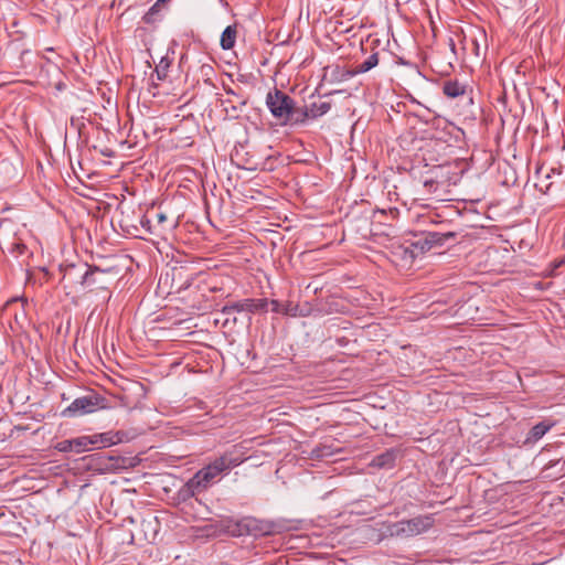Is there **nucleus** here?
Wrapping results in <instances>:
<instances>
[{"mask_svg": "<svg viewBox=\"0 0 565 565\" xmlns=\"http://www.w3.org/2000/svg\"><path fill=\"white\" fill-rule=\"evenodd\" d=\"M243 460L244 459L237 456L235 451L224 452L189 479L188 482L179 490V498L185 501L195 497L206 490L216 477L239 466Z\"/></svg>", "mask_w": 565, "mask_h": 565, "instance_id": "nucleus-1", "label": "nucleus"}, {"mask_svg": "<svg viewBox=\"0 0 565 565\" xmlns=\"http://www.w3.org/2000/svg\"><path fill=\"white\" fill-rule=\"evenodd\" d=\"M266 106L273 117L282 125L298 126L305 124L306 113L301 111L300 107L296 106V102L292 97L276 87L268 92Z\"/></svg>", "mask_w": 565, "mask_h": 565, "instance_id": "nucleus-2", "label": "nucleus"}, {"mask_svg": "<svg viewBox=\"0 0 565 565\" xmlns=\"http://www.w3.org/2000/svg\"><path fill=\"white\" fill-rule=\"evenodd\" d=\"M458 182V175L450 167L439 166L430 171V175L424 180V188L438 201L449 200L451 186Z\"/></svg>", "mask_w": 565, "mask_h": 565, "instance_id": "nucleus-3", "label": "nucleus"}, {"mask_svg": "<svg viewBox=\"0 0 565 565\" xmlns=\"http://www.w3.org/2000/svg\"><path fill=\"white\" fill-rule=\"evenodd\" d=\"M434 523L431 514L417 515L413 519L386 524L384 533L391 537L408 539L427 532L434 526Z\"/></svg>", "mask_w": 565, "mask_h": 565, "instance_id": "nucleus-4", "label": "nucleus"}, {"mask_svg": "<svg viewBox=\"0 0 565 565\" xmlns=\"http://www.w3.org/2000/svg\"><path fill=\"white\" fill-rule=\"evenodd\" d=\"M288 530L286 524L280 521L259 520L253 516H245L235 523L233 534L237 536L253 535L267 536L279 534Z\"/></svg>", "mask_w": 565, "mask_h": 565, "instance_id": "nucleus-5", "label": "nucleus"}, {"mask_svg": "<svg viewBox=\"0 0 565 565\" xmlns=\"http://www.w3.org/2000/svg\"><path fill=\"white\" fill-rule=\"evenodd\" d=\"M113 268L99 269L98 267H88L84 264L82 267L71 265L65 269L63 279H68L70 282H75V278H79V282L85 287H96L100 289L107 288V281L104 276L110 274Z\"/></svg>", "mask_w": 565, "mask_h": 565, "instance_id": "nucleus-6", "label": "nucleus"}, {"mask_svg": "<svg viewBox=\"0 0 565 565\" xmlns=\"http://www.w3.org/2000/svg\"><path fill=\"white\" fill-rule=\"evenodd\" d=\"M14 224L9 220L0 221V246L13 257L30 256L31 253L23 239L14 231Z\"/></svg>", "mask_w": 565, "mask_h": 565, "instance_id": "nucleus-7", "label": "nucleus"}, {"mask_svg": "<svg viewBox=\"0 0 565 565\" xmlns=\"http://www.w3.org/2000/svg\"><path fill=\"white\" fill-rule=\"evenodd\" d=\"M103 401L98 395H87L75 398L65 409L62 412L63 417H77L95 412L99 403Z\"/></svg>", "mask_w": 565, "mask_h": 565, "instance_id": "nucleus-8", "label": "nucleus"}, {"mask_svg": "<svg viewBox=\"0 0 565 565\" xmlns=\"http://www.w3.org/2000/svg\"><path fill=\"white\" fill-rule=\"evenodd\" d=\"M268 305H269V300H267L265 298H260V299H244V300H241V301H236V302H232V303L225 305L221 309L220 312L222 315H233L235 312H243V311H247V312L254 313V312H257V311H266Z\"/></svg>", "mask_w": 565, "mask_h": 565, "instance_id": "nucleus-9", "label": "nucleus"}, {"mask_svg": "<svg viewBox=\"0 0 565 565\" xmlns=\"http://www.w3.org/2000/svg\"><path fill=\"white\" fill-rule=\"evenodd\" d=\"M269 305L271 306V311L276 312V313H282L285 316H290V317L307 316V312H305L303 310H300L299 306L291 301L281 303L278 300L273 299L269 301Z\"/></svg>", "mask_w": 565, "mask_h": 565, "instance_id": "nucleus-10", "label": "nucleus"}, {"mask_svg": "<svg viewBox=\"0 0 565 565\" xmlns=\"http://www.w3.org/2000/svg\"><path fill=\"white\" fill-rule=\"evenodd\" d=\"M553 426V422L543 420L537 423L530 429L523 444L530 446L537 443Z\"/></svg>", "mask_w": 565, "mask_h": 565, "instance_id": "nucleus-11", "label": "nucleus"}, {"mask_svg": "<svg viewBox=\"0 0 565 565\" xmlns=\"http://www.w3.org/2000/svg\"><path fill=\"white\" fill-rule=\"evenodd\" d=\"M396 451L393 449L386 450L375 456L370 466L377 469H391L395 466Z\"/></svg>", "mask_w": 565, "mask_h": 565, "instance_id": "nucleus-12", "label": "nucleus"}, {"mask_svg": "<svg viewBox=\"0 0 565 565\" xmlns=\"http://www.w3.org/2000/svg\"><path fill=\"white\" fill-rule=\"evenodd\" d=\"M431 245L428 243L425 233H423L415 242L411 243L409 246L405 247V254H409V258L414 259L420 254L429 250Z\"/></svg>", "mask_w": 565, "mask_h": 565, "instance_id": "nucleus-13", "label": "nucleus"}, {"mask_svg": "<svg viewBox=\"0 0 565 565\" xmlns=\"http://www.w3.org/2000/svg\"><path fill=\"white\" fill-rule=\"evenodd\" d=\"M331 109L329 102L312 103L309 107H300L301 111L306 113L305 122L309 118H317L327 114Z\"/></svg>", "mask_w": 565, "mask_h": 565, "instance_id": "nucleus-14", "label": "nucleus"}, {"mask_svg": "<svg viewBox=\"0 0 565 565\" xmlns=\"http://www.w3.org/2000/svg\"><path fill=\"white\" fill-rule=\"evenodd\" d=\"M92 439L94 441V446L100 445L103 447L116 445L120 441H122L121 433H103V434H96L92 436Z\"/></svg>", "mask_w": 565, "mask_h": 565, "instance_id": "nucleus-15", "label": "nucleus"}, {"mask_svg": "<svg viewBox=\"0 0 565 565\" xmlns=\"http://www.w3.org/2000/svg\"><path fill=\"white\" fill-rule=\"evenodd\" d=\"M428 243L434 246H443L448 239H454L457 236L455 232H424Z\"/></svg>", "mask_w": 565, "mask_h": 565, "instance_id": "nucleus-16", "label": "nucleus"}, {"mask_svg": "<svg viewBox=\"0 0 565 565\" xmlns=\"http://www.w3.org/2000/svg\"><path fill=\"white\" fill-rule=\"evenodd\" d=\"M466 85L458 81H447L444 83L443 92L449 98H456L466 94Z\"/></svg>", "mask_w": 565, "mask_h": 565, "instance_id": "nucleus-17", "label": "nucleus"}, {"mask_svg": "<svg viewBox=\"0 0 565 565\" xmlns=\"http://www.w3.org/2000/svg\"><path fill=\"white\" fill-rule=\"evenodd\" d=\"M237 36L236 25H228L225 28L221 35V47L223 50H231L234 47Z\"/></svg>", "mask_w": 565, "mask_h": 565, "instance_id": "nucleus-18", "label": "nucleus"}, {"mask_svg": "<svg viewBox=\"0 0 565 565\" xmlns=\"http://www.w3.org/2000/svg\"><path fill=\"white\" fill-rule=\"evenodd\" d=\"M331 82H344L354 77L356 74L355 68L344 70L339 66H335L331 70Z\"/></svg>", "mask_w": 565, "mask_h": 565, "instance_id": "nucleus-19", "label": "nucleus"}, {"mask_svg": "<svg viewBox=\"0 0 565 565\" xmlns=\"http://www.w3.org/2000/svg\"><path fill=\"white\" fill-rule=\"evenodd\" d=\"M73 449L75 452H83L92 449L94 446V441L92 436H79L77 438H73Z\"/></svg>", "mask_w": 565, "mask_h": 565, "instance_id": "nucleus-20", "label": "nucleus"}, {"mask_svg": "<svg viewBox=\"0 0 565 565\" xmlns=\"http://www.w3.org/2000/svg\"><path fill=\"white\" fill-rule=\"evenodd\" d=\"M379 64V53L375 52L371 54L365 61H363L361 64L356 65L355 72L356 74L366 73L373 67H375Z\"/></svg>", "mask_w": 565, "mask_h": 565, "instance_id": "nucleus-21", "label": "nucleus"}, {"mask_svg": "<svg viewBox=\"0 0 565 565\" xmlns=\"http://www.w3.org/2000/svg\"><path fill=\"white\" fill-rule=\"evenodd\" d=\"M56 449L62 452L74 451L72 439H65V440L57 443Z\"/></svg>", "mask_w": 565, "mask_h": 565, "instance_id": "nucleus-22", "label": "nucleus"}, {"mask_svg": "<svg viewBox=\"0 0 565 565\" xmlns=\"http://www.w3.org/2000/svg\"><path fill=\"white\" fill-rule=\"evenodd\" d=\"M167 215L162 212L156 214L157 226L164 228L163 224L167 222Z\"/></svg>", "mask_w": 565, "mask_h": 565, "instance_id": "nucleus-23", "label": "nucleus"}, {"mask_svg": "<svg viewBox=\"0 0 565 565\" xmlns=\"http://www.w3.org/2000/svg\"><path fill=\"white\" fill-rule=\"evenodd\" d=\"M225 316H226V318H225V320L223 322V326H227L228 324V322L231 321V316L232 315H225Z\"/></svg>", "mask_w": 565, "mask_h": 565, "instance_id": "nucleus-24", "label": "nucleus"}, {"mask_svg": "<svg viewBox=\"0 0 565 565\" xmlns=\"http://www.w3.org/2000/svg\"><path fill=\"white\" fill-rule=\"evenodd\" d=\"M161 72H163V68H160V70H159V68H157V74H158V77H159L160 79H161V78H163V77L166 76L164 74H162V75H161Z\"/></svg>", "mask_w": 565, "mask_h": 565, "instance_id": "nucleus-25", "label": "nucleus"}, {"mask_svg": "<svg viewBox=\"0 0 565 565\" xmlns=\"http://www.w3.org/2000/svg\"><path fill=\"white\" fill-rule=\"evenodd\" d=\"M161 72H163V68H160V70H159V68H157V74H158V77H159L160 79H161V78H163V77L166 76L164 74H162V75H161Z\"/></svg>", "mask_w": 565, "mask_h": 565, "instance_id": "nucleus-26", "label": "nucleus"}, {"mask_svg": "<svg viewBox=\"0 0 565 565\" xmlns=\"http://www.w3.org/2000/svg\"><path fill=\"white\" fill-rule=\"evenodd\" d=\"M236 321H237L236 317H233V318H232V322H233V323H236Z\"/></svg>", "mask_w": 565, "mask_h": 565, "instance_id": "nucleus-27", "label": "nucleus"}, {"mask_svg": "<svg viewBox=\"0 0 565 565\" xmlns=\"http://www.w3.org/2000/svg\"><path fill=\"white\" fill-rule=\"evenodd\" d=\"M226 93L227 94H234V92L232 89H227Z\"/></svg>", "mask_w": 565, "mask_h": 565, "instance_id": "nucleus-28", "label": "nucleus"}]
</instances>
